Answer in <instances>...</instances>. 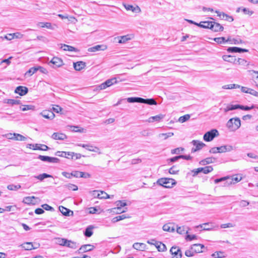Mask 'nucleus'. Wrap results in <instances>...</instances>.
<instances>
[{"instance_id": "nucleus-1", "label": "nucleus", "mask_w": 258, "mask_h": 258, "mask_svg": "<svg viewBox=\"0 0 258 258\" xmlns=\"http://www.w3.org/2000/svg\"><path fill=\"white\" fill-rule=\"evenodd\" d=\"M127 101L129 103H141L149 105H156L157 102L154 99H144L141 97H129L127 98Z\"/></svg>"}, {"instance_id": "nucleus-2", "label": "nucleus", "mask_w": 258, "mask_h": 258, "mask_svg": "<svg viewBox=\"0 0 258 258\" xmlns=\"http://www.w3.org/2000/svg\"><path fill=\"white\" fill-rule=\"evenodd\" d=\"M226 125L231 131H235L240 127L241 121L238 117L232 118L228 121Z\"/></svg>"}, {"instance_id": "nucleus-3", "label": "nucleus", "mask_w": 258, "mask_h": 258, "mask_svg": "<svg viewBox=\"0 0 258 258\" xmlns=\"http://www.w3.org/2000/svg\"><path fill=\"white\" fill-rule=\"evenodd\" d=\"M157 183L158 184L166 188H171L176 183L174 179L168 178H160L157 180Z\"/></svg>"}, {"instance_id": "nucleus-4", "label": "nucleus", "mask_w": 258, "mask_h": 258, "mask_svg": "<svg viewBox=\"0 0 258 258\" xmlns=\"http://www.w3.org/2000/svg\"><path fill=\"white\" fill-rule=\"evenodd\" d=\"M218 131L216 129H213L207 132L204 135L203 139L206 142H210L212 141L215 137L218 136Z\"/></svg>"}, {"instance_id": "nucleus-5", "label": "nucleus", "mask_w": 258, "mask_h": 258, "mask_svg": "<svg viewBox=\"0 0 258 258\" xmlns=\"http://www.w3.org/2000/svg\"><path fill=\"white\" fill-rule=\"evenodd\" d=\"M117 208L113 209V212L117 214L122 213L126 211L127 208L122 210V208L126 206V203L124 201H118L116 202Z\"/></svg>"}, {"instance_id": "nucleus-6", "label": "nucleus", "mask_w": 258, "mask_h": 258, "mask_svg": "<svg viewBox=\"0 0 258 258\" xmlns=\"http://www.w3.org/2000/svg\"><path fill=\"white\" fill-rule=\"evenodd\" d=\"M191 143L195 147L192 148L191 150V153H195L201 150L204 147L206 146V144L198 140H193Z\"/></svg>"}, {"instance_id": "nucleus-7", "label": "nucleus", "mask_w": 258, "mask_h": 258, "mask_svg": "<svg viewBox=\"0 0 258 258\" xmlns=\"http://www.w3.org/2000/svg\"><path fill=\"white\" fill-rule=\"evenodd\" d=\"M224 181V186H228L233 184V179L232 177L229 176L223 177L220 178H217L214 180L215 183H218L220 182Z\"/></svg>"}, {"instance_id": "nucleus-8", "label": "nucleus", "mask_w": 258, "mask_h": 258, "mask_svg": "<svg viewBox=\"0 0 258 258\" xmlns=\"http://www.w3.org/2000/svg\"><path fill=\"white\" fill-rule=\"evenodd\" d=\"M38 159L43 162L48 163H58L59 161V159L57 158L43 155H39Z\"/></svg>"}, {"instance_id": "nucleus-9", "label": "nucleus", "mask_w": 258, "mask_h": 258, "mask_svg": "<svg viewBox=\"0 0 258 258\" xmlns=\"http://www.w3.org/2000/svg\"><path fill=\"white\" fill-rule=\"evenodd\" d=\"M30 148H32V149L36 150H42V151H47L49 149V147L45 145L44 144H29Z\"/></svg>"}, {"instance_id": "nucleus-10", "label": "nucleus", "mask_w": 258, "mask_h": 258, "mask_svg": "<svg viewBox=\"0 0 258 258\" xmlns=\"http://www.w3.org/2000/svg\"><path fill=\"white\" fill-rule=\"evenodd\" d=\"M28 92V89L25 86H19L16 87L15 90V93L18 94L20 96H24L26 95Z\"/></svg>"}, {"instance_id": "nucleus-11", "label": "nucleus", "mask_w": 258, "mask_h": 258, "mask_svg": "<svg viewBox=\"0 0 258 258\" xmlns=\"http://www.w3.org/2000/svg\"><path fill=\"white\" fill-rule=\"evenodd\" d=\"M170 251L171 254L174 255V258H181L182 256V253L180 248L176 246H172Z\"/></svg>"}, {"instance_id": "nucleus-12", "label": "nucleus", "mask_w": 258, "mask_h": 258, "mask_svg": "<svg viewBox=\"0 0 258 258\" xmlns=\"http://www.w3.org/2000/svg\"><path fill=\"white\" fill-rule=\"evenodd\" d=\"M95 248L94 246L91 244H85L81 246L79 249L78 252L84 253L87 251H90L92 250Z\"/></svg>"}, {"instance_id": "nucleus-13", "label": "nucleus", "mask_w": 258, "mask_h": 258, "mask_svg": "<svg viewBox=\"0 0 258 258\" xmlns=\"http://www.w3.org/2000/svg\"><path fill=\"white\" fill-rule=\"evenodd\" d=\"M51 138L55 140L63 141L67 139V136L63 133H54Z\"/></svg>"}, {"instance_id": "nucleus-14", "label": "nucleus", "mask_w": 258, "mask_h": 258, "mask_svg": "<svg viewBox=\"0 0 258 258\" xmlns=\"http://www.w3.org/2000/svg\"><path fill=\"white\" fill-rule=\"evenodd\" d=\"M233 150V146L231 145H224L220 147H218L217 152L219 153H225L226 152H230Z\"/></svg>"}, {"instance_id": "nucleus-15", "label": "nucleus", "mask_w": 258, "mask_h": 258, "mask_svg": "<svg viewBox=\"0 0 258 258\" xmlns=\"http://www.w3.org/2000/svg\"><path fill=\"white\" fill-rule=\"evenodd\" d=\"M37 200H38V198L34 196L26 197L24 198L23 202L27 205H35Z\"/></svg>"}, {"instance_id": "nucleus-16", "label": "nucleus", "mask_w": 258, "mask_h": 258, "mask_svg": "<svg viewBox=\"0 0 258 258\" xmlns=\"http://www.w3.org/2000/svg\"><path fill=\"white\" fill-rule=\"evenodd\" d=\"M107 49V46L105 45H97L94 46L89 48L88 50L89 52H96L101 50H105Z\"/></svg>"}, {"instance_id": "nucleus-17", "label": "nucleus", "mask_w": 258, "mask_h": 258, "mask_svg": "<svg viewBox=\"0 0 258 258\" xmlns=\"http://www.w3.org/2000/svg\"><path fill=\"white\" fill-rule=\"evenodd\" d=\"M40 115L43 117L49 119H52L55 117L54 113L50 110H43L40 113Z\"/></svg>"}, {"instance_id": "nucleus-18", "label": "nucleus", "mask_w": 258, "mask_h": 258, "mask_svg": "<svg viewBox=\"0 0 258 258\" xmlns=\"http://www.w3.org/2000/svg\"><path fill=\"white\" fill-rule=\"evenodd\" d=\"M49 63H52L57 68L62 66L63 64L62 60L58 57H53Z\"/></svg>"}, {"instance_id": "nucleus-19", "label": "nucleus", "mask_w": 258, "mask_h": 258, "mask_svg": "<svg viewBox=\"0 0 258 258\" xmlns=\"http://www.w3.org/2000/svg\"><path fill=\"white\" fill-rule=\"evenodd\" d=\"M73 66L76 71H80L85 68L86 62L82 61H77L74 62Z\"/></svg>"}, {"instance_id": "nucleus-20", "label": "nucleus", "mask_w": 258, "mask_h": 258, "mask_svg": "<svg viewBox=\"0 0 258 258\" xmlns=\"http://www.w3.org/2000/svg\"><path fill=\"white\" fill-rule=\"evenodd\" d=\"M205 246L202 244H194L191 246V249L194 250L195 253H200L203 252V249Z\"/></svg>"}, {"instance_id": "nucleus-21", "label": "nucleus", "mask_w": 258, "mask_h": 258, "mask_svg": "<svg viewBox=\"0 0 258 258\" xmlns=\"http://www.w3.org/2000/svg\"><path fill=\"white\" fill-rule=\"evenodd\" d=\"M59 210L60 212L66 216H73V212L71 211V210L65 208L63 206H59Z\"/></svg>"}, {"instance_id": "nucleus-22", "label": "nucleus", "mask_w": 258, "mask_h": 258, "mask_svg": "<svg viewBox=\"0 0 258 258\" xmlns=\"http://www.w3.org/2000/svg\"><path fill=\"white\" fill-rule=\"evenodd\" d=\"M211 29L215 32H219L222 31L224 29V28L219 23L212 22Z\"/></svg>"}, {"instance_id": "nucleus-23", "label": "nucleus", "mask_w": 258, "mask_h": 258, "mask_svg": "<svg viewBox=\"0 0 258 258\" xmlns=\"http://www.w3.org/2000/svg\"><path fill=\"white\" fill-rule=\"evenodd\" d=\"M227 51L229 52L242 53L244 52H247L248 50L238 47H230L227 49Z\"/></svg>"}, {"instance_id": "nucleus-24", "label": "nucleus", "mask_w": 258, "mask_h": 258, "mask_svg": "<svg viewBox=\"0 0 258 258\" xmlns=\"http://www.w3.org/2000/svg\"><path fill=\"white\" fill-rule=\"evenodd\" d=\"M216 13L217 14L218 16H219L221 19H224L226 21L232 22L233 21V18L232 16H228V15L216 11Z\"/></svg>"}, {"instance_id": "nucleus-25", "label": "nucleus", "mask_w": 258, "mask_h": 258, "mask_svg": "<svg viewBox=\"0 0 258 258\" xmlns=\"http://www.w3.org/2000/svg\"><path fill=\"white\" fill-rule=\"evenodd\" d=\"M216 159L214 157H208L200 161L199 164L202 165H205L210 163H214Z\"/></svg>"}, {"instance_id": "nucleus-26", "label": "nucleus", "mask_w": 258, "mask_h": 258, "mask_svg": "<svg viewBox=\"0 0 258 258\" xmlns=\"http://www.w3.org/2000/svg\"><path fill=\"white\" fill-rule=\"evenodd\" d=\"M20 246L26 250H30L36 248L33 246L32 242H25L22 244Z\"/></svg>"}, {"instance_id": "nucleus-27", "label": "nucleus", "mask_w": 258, "mask_h": 258, "mask_svg": "<svg viewBox=\"0 0 258 258\" xmlns=\"http://www.w3.org/2000/svg\"><path fill=\"white\" fill-rule=\"evenodd\" d=\"M222 58L224 61L236 63V58L235 56L224 55L222 56Z\"/></svg>"}, {"instance_id": "nucleus-28", "label": "nucleus", "mask_w": 258, "mask_h": 258, "mask_svg": "<svg viewBox=\"0 0 258 258\" xmlns=\"http://www.w3.org/2000/svg\"><path fill=\"white\" fill-rule=\"evenodd\" d=\"M124 7L127 10H130L133 12L139 13L141 11L140 8L138 6L134 7L132 5H125Z\"/></svg>"}, {"instance_id": "nucleus-29", "label": "nucleus", "mask_w": 258, "mask_h": 258, "mask_svg": "<svg viewBox=\"0 0 258 258\" xmlns=\"http://www.w3.org/2000/svg\"><path fill=\"white\" fill-rule=\"evenodd\" d=\"M72 154L71 152L57 151L55 153V155L70 159V157H67V155H72Z\"/></svg>"}, {"instance_id": "nucleus-30", "label": "nucleus", "mask_w": 258, "mask_h": 258, "mask_svg": "<svg viewBox=\"0 0 258 258\" xmlns=\"http://www.w3.org/2000/svg\"><path fill=\"white\" fill-rule=\"evenodd\" d=\"M146 244L143 243H135L133 244V247L138 250H144L146 248Z\"/></svg>"}, {"instance_id": "nucleus-31", "label": "nucleus", "mask_w": 258, "mask_h": 258, "mask_svg": "<svg viewBox=\"0 0 258 258\" xmlns=\"http://www.w3.org/2000/svg\"><path fill=\"white\" fill-rule=\"evenodd\" d=\"M61 47L64 51H75V52L78 51L77 48H76L73 46L67 45V44L62 45Z\"/></svg>"}, {"instance_id": "nucleus-32", "label": "nucleus", "mask_w": 258, "mask_h": 258, "mask_svg": "<svg viewBox=\"0 0 258 258\" xmlns=\"http://www.w3.org/2000/svg\"><path fill=\"white\" fill-rule=\"evenodd\" d=\"M4 103L8 104L14 105L17 104H20L21 103V101L16 99H6L4 100Z\"/></svg>"}, {"instance_id": "nucleus-33", "label": "nucleus", "mask_w": 258, "mask_h": 258, "mask_svg": "<svg viewBox=\"0 0 258 258\" xmlns=\"http://www.w3.org/2000/svg\"><path fill=\"white\" fill-rule=\"evenodd\" d=\"M155 246L159 251H165L167 249L166 245L159 241L156 243Z\"/></svg>"}, {"instance_id": "nucleus-34", "label": "nucleus", "mask_w": 258, "mask_h": 258, "mask_svg": "<svg viewBox=\"0 0 258 258\" xmlns=\"http://www.w3.org/2000/svg\"><path fill=\"white\" fill-rule=\"evenodd\" d=\"M97 198L100 199H106L110 198V196L105 192L99 190L98 194L97 195Z\"/></svg>"}, {"instance_id": "nucleus-35", "label": "nucleus", "mask_w": 258, "mask_h": 258, "mask_svg": "<svg viewBox=\"0 0 258 258\" xmlns=\"http://www.w3.org/2000/svg\"><path fill=\"white\" fill-rule=\"evenodd\" d=\"M200 170L201 172L204 174H208L213 171V168L211 166H206L205 167H200Z\"/></svg>"}, {"instance_id": "nucleus-36", "label": "nucleus", "mask_w": 258, "mask_h": 258, "mask_svg": "<svg viewBox=\"0 0 258 258\" xmlns=\"http://www.w3.org/2000/svg\"><path fill=\"white\" fill-rule=\"evenodd\" d=\"M213 40L218 44H224L229 41V39H226L224 37H216Z\"/></svg>"}, {"instance_id": "nucleus-37", "label": "nucleus", "mask_w": 258, "mask_h": 258, "mask_svg": "<svg viewBox=\"0 0 258 258\" xmlns=\"http://www.w3.org/2000/svg\"><path fill=\"white\" fill-rule=\"evenodd\" d=\"M239 104H236V105H232L230 104L228 105L224 109V112H227L230 110H233L237 109H239Z\"/></svg>"}, {"instance_id": "nucleus-38", "label": "nucleus", "mask_w": 258, "mask_h": 258, "mask_svg": "<svg viewBox=\"0 0 258 258\" xmlns=\"http://www.w3.org/2000/svg\"><path fill=\"white\" fill-rule=\"evenodd\" d=\"M64 246H67L68 247L71 248L73 249H76L78 247L76 242L68 239L67 240L66 244Z\"/></svg>"}, {"instance_id": "nucleus-39", "label": "nucleus", "mask_w": 258, "mask_h": 258, "mask_svg": "<svg viewBox=\"0 0 258 258\" xmlns=\"http://www.w3.org/2000/svg\"><path fill=\"white\" fill-rule=\"evenodd\" d=\"M34 177L37 179H39L40 181H42L44 179L48 177H52V176L50 174L44 173L42 174H40L37 176H35Z\"/></svg>"}, {"instance_id": "nucleus-40", "label": "nucleus", "mask_w": 258, "mask_h": 258, "mask_svg": "<svg viewBox=\"0 0 258 258\" xmlns=\"http://www.w3.org/2000/svg\"><path fill=\"white\" fill-rule=\"evenodd\" d=\"M93 227L92 226H88L84 231V235L87 237H91L93 234L92 231Z\"/></svg>"}, {"instance_id": "nucleus-41", "label": "nucleus", "mask_w": 258, "mask_h": 258, "mask_svg": "<svg viewBox=\"0 0 258 258\" xmlns=\"http://www.w3.org/2000/svg\"><path fill=\"white\" fill-rule=\"evenodd\" d=\"M164 117V115L162 114H159L156 116H151L149 118V121L153 122L154 121H159Z\"/></svg>"}, {"instance_id": "nucleus-42", "label": "nucleus", "mask_w": 258, "mask_h": 258, "mask_svg": "<svg viewBox=\"0 0 258 258\" xmlns=\"http://www.w3.org/2000/svg\"><path fill=\"white\" fill-rule=\"evenodd\" d=\"M38 71L37 66L31 68L26 73V76H31Z\"/></svg>"}, {"instance_id": "nucleus-43", "label": "nucleus", "mask_w": 258, "mask_h": 258, "mask_svg": "<svg viewBox=\"0 0 258 258\" xmlns=\"http://www.w3.org/2000/svg\"><path fill=\"white\" fill-rule=\"evenodd\" d=\"M173 135L174 134L173 133H162L159 134L158 138H163L164 140H166L169 137H172Z\"/></svg>"}, {"instance_id": "nucleus-44", "label": "nucleus", "mask_w": 258, "mask_h": 258, "mask_svg": "<svg viewBox=\"0 0 258 258\" xmlns=\"http://www.w3.org/2000/svg\"><path fill=\"white\" fill-rule=\"evenodd\" d=\"M240 86L237 84L226 85L222 87L224 89H232L234 88H239Z\"/></svg>"}, {"instance_id": "nucleus-45", "label": "nucleus", "mask_w": 258, "mask_h": 258, "mask_svg": "<svg viewBox=\"0 0 258 258\" xmlns=\"http://www.w3.org/2000/svg\"><path fill=\"white\" fill-rule=\"evenodd\" d=\"M67 240V239L63 238H56V243L61 246H65V245L66 244Z\"/></svg>"}, {"instance_id": "nucleus-46", "label": "nucleus", "mask_w": 258, "mask_h": 258, "mask_svg": "<svg viewBox=\"0 0 258 258\" xmlns=\"http://www.w3.org/2000/svg\"><path fill=\"white\" fill-rule=\"evenodd\" d=\"M117 80L115 78H113L107 80L105 82L107 84L108 87H110L111 85L117 83Z\"/></svg>"}, {"instance_id": "nucleus-47", "label": "nucleus", "mask_w": 258, "mask_h": 258, "mask_svg": "<svg viewBox=\"0 0 258 258\" xmlns=\"http://www.w3.org/2000/svg\"><path fill=\"white\" fill-rule=\"evenodd\" d=\"M197 228H201L204 230H210L212 229L211 227H209V223H206L203 224L199 225L197 227Z\"/></svg>"}, {"instance_id": "nucleus-48", "label": "nucleus", "mask_w": 258, "mask_h": 258, "mask_svg": "<svg viewBox=\"0 0 258 258\" xmlns=\"http://www.w3.org/2000/svg\"><path fill=\"white\" fill-rule=\"evenodd\" d=\"M184 150V149L182 147H179L175 148L174 149H172L171 151V153L172 154H179L181 152H183Z\"/></svg>"}, {"instance_id": "nucleus-49", "label": "nucleus", "mask_w": 258, "mask_h": 258, "mask_svg": "<svg viewBox=\"0 0 258 258\" xmlns=\"http://www.w3.org/2000/svg\"><path fill=\"white\" fill-rule=\"evenodd\" d=\"M189 118H190V115L185 114L183 116H180L179 118L178 121L181 123H183V122H184L188 120Z\"/></svg>"}, {"instance_id": "nucleus-50", "label": "nucleus", "mask_w": 258, "mask_h": 258, "mask_svg": "<svg viewBox=\"0 0 258 258\" xmlns=\"http://www.w3.org/2000/svg\"><path fill=\"white\" fill-rule=\"evenodd\" d=\"M131 39V38L128 35H124L120 37V39L118 41V43H124L127 41Z\"/></svg>"}, {"instance_id": "nucleus-51", "label": "nucleus", "mask_w": 258, "mask_h": 258, "mask_svg": "<svg viewBox=\"0 0 258 258\" xmlns=\"http://www.w3.org/2000/svg\"><path fill=\"white\" fill-rule=\"evenodd\" d=\"M163 230L165 231L173 232L174 231L173 227H171L170 224H165L163 226Z\"/></svg>"}, {"instance_id": "nucleus-52", "label": "nucleus", "mask_w": 258, "mask_h": 258, "mask_svg": "<svg viewBox=\"0 0 258 258\" xmlns=\"http://www.w3.org/2000/svg\"><path fill=\"white\" fill-rule=\"evenodd\" d=\"M7 188L9 190H17L18 189L21 188V185H20L10 184L7 186Z\"/></svg>"}, {"instance_id": "nucleus-53", "label": "nucleus", "mask_w": 258, "mask_h": 258, "mask_svg": "<svg viewBox=\"0 0 258 258\" xmlns=\"http://www.w3.org/2000/svg\"><path fill=\"white\" fill-rule=\"evenodd\" d=\"M20 109L23 111L28 110H33L34 109V106L31 105H24L23 107H20Z\"/></svg>"}, {"instance_id": "nucleus-54", "label": "nucleus", "mask_w": 258, "mask_h": 258, "mask_svg": "<svg viewBox=\"0 0 258 258\" xmlns=\"http://www.w3.org/2000/svg\"><path fill=\"white\" fill-rule=\"evenodd\" d=\"M176 231L178 233L180 234H183L185 233H187V231L185 232V227L184 226L182 227H177Z\"/></svg>"}, {"instance_id": "nucleus-55", "label": "nucleus", "mask_w": 258, "mask_h": 258, "mask_svg": "<svg viewBox=\"0 0 258 258\" xmlns=\"http://www.w3.org/2000/svg\"><path fill=\"white\" fill-rule=\"evenodd\" d=\"M195 253L194 250L191 249V247L189 249H187L185 251V255L187 257L193 256Z\"/></svg>"}, {"instance_id": "nucleus-56", "label": "nucleus", "mask_w": 258, "mask_h": 258, "mask_svg": "<svg viewBox=\"0 0 258 258\" xmlns=\"http://www.w3.org/2000/svg\"><path fill=\"white\" fill-rule=\"evenodd\" d=\"M179 172V169L175 166H173L169 169V173L171 174H176Z\"/></svg>"}, {"instance_id": "nucleus-57", "label": "nucleus", "mask_w": 258, "mask_h": 258, "mask_svg": "<svg viewBox=\"0 0 258 258\" xmlns=\"http://www.w3.org/2000/svg\"><path fill=\"white\" fill-rule=\"evenodd\" d=\"M78 146L85 148L90 151H91L93 148V146L89 144H79L78 145Z\"/></svg>"}, {"instance_id": "nucleus-58", "label": "nucleus", "mask_w": 258, "mask_h": 258, "mask_svg": "<svg viewBox=\"0 0 258 258\" xmlns=\"http://www.w3.org/2000/svg\"><path fill=\"white\" fill-rule=\"evenodd\" d=\"M15 140H16V141H25L26 140V138L20 134H16V136H15Z\"/></svg>"}, {"instance_id": "nucleus-59", "label": "nucleus", "mask_w": 258, "mask_h": 258, "mask_svg": "<svg viewBox=\"0 0 258 258\" xmlns=\"http://www.w3.org/2000/svg\"><path fill=\"white\" fill-rule=\"evenodd\" d=\"M212 255L215 258H222L224 257L223 253L221 251L215 252Z\"/></svg>"}, {"instance_id": "nucleus-60", "label": "nucleus", "mask_w": 258, "mask_h": 258, "mask_svg": "<svg viewBox=\"0 0 258 258\" xmlns=\"http://www.w3.org/2000/svg\"><path fill=\"white\" fill-rule=\"evenodd\" d=\"M202 23H203L204 26H202V28L211 29L212 22H202Z\"/></svg>"}, {"instance_id": "nucleus-61", "label": "nucleus", "mask_w": 258, "mask_h": 258, "mask_svg": "<svg viewBox=\"0 0 258 258\" xmlns=\"http://www.w3.org/2000/svg\"><path fill=\"white\" fill-rule=\"evenodd\" d=\"M239 107H240L239 108V109L244 110H249L251 109L254 108V105H252L251 106L249 107L247 106H243V105H239Z\"/></svg>"}, {"instance_id": "nucleus-62", "label": "nucleus", "mask_w": 258, "mask_h": 258, "mask_svg": "<svg viewBox=\"0 0 258 258\" xmlns=\"http://www.w3.org/2000/svg\"><path fill=\"white\" fill-rule=\"evenodd\" d=\"M71 127L73 128L72 131L75 132H83L84 128L79 129V127L78 126H71Z\"/></svg>"}, {"instance_id": "nucleus-63", "label": "nucleus", "mask_w": 258, "mask_h": 258, "mask_svg": "<svg viewBox=\"0 0 258 258\" xmlns=\"http://www.w3.org/2000/svg\"><path fill=\"white\" fill-rule=\"evenodd\" d=\"M221 228H231L233 227L234 225L231 223L223 224L221 225Z\"/></svg>"}, {"instance_id": "nucleus-64", "label": "nucleus", "mask_w": 258, "mask_h": 258, "mask_svg": "<svg viewBox=\"0 0 258 258\" xmlns=\"http://www.w3.org/2000/svg\"><path fill=\"white\" fill-rule=\"evenodd\" d=\"M42 207L44 209L47 211H53L54 209L52 207L49 206L48 205L45 204H43Z\"/></svg>"}]
</instances>
